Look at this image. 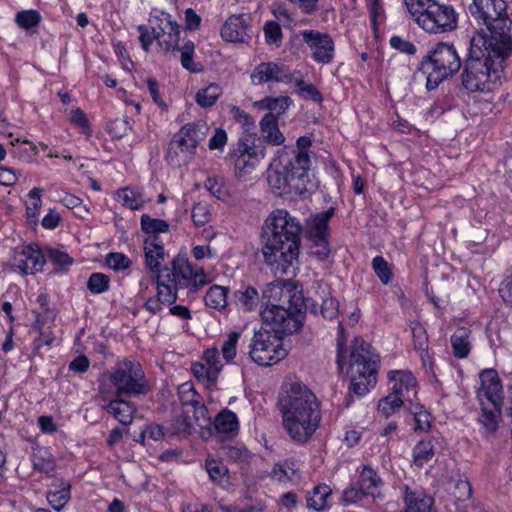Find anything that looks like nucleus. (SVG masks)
Listing matches in <instances>:
<instances>
[{"instance_id": "52", "label": "nucleus", "mask_w": 512, "mask_h": 512, "mask_svg": "<svg viewBox=\"0 0 512 512\" xmlns=\"http://www.w3.org/2000/svg\"><path fill=\"white\" fill-rule=\"evenodd\" d=\"M184 412L187 415H191V421L194 420L199 427H206L211 423V419L208 416V409L201 401H199L197 405L189 407L188 410H184Z\"/></svg>"}, {"instance_id": "34", "label": "nucleus", "mask_w": 512, "mask_h": 512, "mask_svg": "<svg viewBox=\"0 0 512 512\" xmlns=\"http://www.w3.org/2000/svg\"><path fill=\"white\" fill-rule=\"evenodd\" d=\"M292 104V100L289 96H278V97H264L263 99L255 102V106L262 110H268V113H273L278 118L284 114L288 107Z\"/></svg>"}, {"instance_id": "5", "label": "nucleus", "mask_w": 512, "mask_h": 512, "mask_svg": "<svg viewBox=\"0 0 512 512\" xmlns=\"http://www.w3.org/2000/svg\"><path fill=\"white\" fill-rule=\"evenodd\" d=\"M106 383L114 388L113 395L118 396L146 395L150 390L141 364L130 359L118 361L111 371L102 375V393L108 392L105 390Z\"/></svg>"}, {"instance_id": "53", "label": "nucleus", "mask_w": 512, "mask_h": 512, "mask_svg": "<svg viewBox=\"0 0 512 512\" xmlns=\"http://www.w3.org/2000/svg\"><path fill=\"white\" fill-rule=\"evenodd\" d=\"M194 43L192 41H187L184 43V45L180 48L181 52V64L182 66L192 72L197 73L201 71V67L193 62V53H194Z\"/></svg>"}, {"instance_id": "8", "label": "nucleus", "mask_w": 512, "mask_h": 512, "mask_svg": "<svg viewBox=\"0 0 512 512\" xmlns=\"http://www.w3.org/2000/svg\"><path fill=\"white\" fill-rule=\"evenodd\" d=\"M506 8L504 0H472L469 5L471 16L478 24L486 26L490 32L487 40L492 41L494 45L506 41V38H512Z\"/></svg>"}, {"instance_id": "35", "label": "nucleus", "mask_w": 512, "mask_h": 512, "mask_svg": "<svg viewBox=\"0 0 512 512\" xmlns=\"http://www.w3.org/2000/svg\"><path fill=\"white\" fill-rule=\"evenodd\" d=\"M451 495L459 512H466L467 501L472 496V487L469 481L462 478L455 480Z\"/></svg>"}, {"instance_id": "30", "label": "nucleus", "mask_w": 512, "mask_h": 512, "mask_svg": "<svg viewBox=\"0 0 512 512\" xmlns=\"http://www.w3.org/2000/svg\"><path fill=\"white\" fill-rule=\"evenodd\" d=\"M259 293L253 286H243L232 293L231 301L240 309L250 312L259 304Z\"/></svg>"}, {"instance_id": "32", "label": "nucleus", "mask_w": 512, "mask_h": 512, "mask_svg": "<svg viewBox=\"0 0 512 512\" xmlns=\"http://www.w3.org/2000/svg\"><path fill=\"white\" fill-rule=\"evenodd\" d=\"M214 427L218 433L228 436H234L239 429V421L237 415L228 410H222L214 419Z\"/></svg>"}, {"instance_id": "42", "label": "nucleus", "mask_w": 512, "mask_h": 512, "mask_svg": "<svg viewBox=\"0 0 512 512\" xmlns=\"http://www.w3.org/2000/svg\"><path fill=\"white\" fill-rule=\"evenodd\" d=\"M222 93L223 90L220 85L211 83L207 87L198 90L195 101L202 108H208L217 102Z\"/></svg>"}, {"instance_id": "41", "label": "nucleus", "mask_w": 512, "mask_h": 512, "mask_svg": "<svg viewBox=\"0 0 512 512\" xmlns=\"http://www.w3.org/2000/svg\"><path fill=\"white\" fill-rule=\"evenodd\" d=\"M331 493V488L325 484L314 487L312 493L307 497V507L315 511L323 510L328 506V498Z\"/></svg>"}, {"instance_id": "45", "label": "nucleus", "mask_w": 512, "mask_h": 512, "mask_svg": "<svg viewBox=\"0 0 512 512\" xmlns=\"http://www.w3.org/2000/svg\"><path fill=\"white\" fill-rule=\"evenodd\" d=\"M70 499V484L61 482L60 489L57 491H50L47 493V500L51 507L60 511Z\"/></svg>"}, {"instance_id": "33", "label": "nucleus", "mask_w": 512, "mask_h": 512, "mask_svg": "<svg viewBox=\"0 0 512 512\" xmlns=\"http://www.w3.org/2000/svg\"><path fill=\"white\" fill-rule=\"evenodd\" d=\"M470 333L469 329L459 327L452 334L450 342L455 357L462 359L468 356L471 349L469 341Z\"/></svg>"}, {"instance_id": "60", "label": "nucleus", "mask_w": 512, "mask_h": 512, "mask_svg": "<svg viewBox=\"0 0 512 512\" xmlns=\"http://www.w3.org/2000/svg\"><path fill=\"white\" fill-rule=\"evenodd\" d=\"M369 496L359 483H351L342 493V500L347 504H356Z\"/></svg>"}, {"instance_id": "27", "label": "nucleus", "mask_w": 512, "mask_h": 512, "mask_svg": "<svg viewBox=\"0 0 512 512\" xmlns=\"http://www.w3.org/2000/svg\"><path fill=\"white\" fill-rule=\"evenodd\" d=\"M5 135L6 142H2V160L5 158L6 149L5 145H9L10 148L8 151L15 157L20 159H26L31 157L32 155L37 154V150L34 144L27 140L20 141L19 138L13 136L12 133H5L2 129V136Z\"/></svg>"}, {"instance_id": "17", "label": "nucleus", "mask_w": 512, "mask_h": 512, "mask_svg": "<svg viewBox=\"0 0 512 512\" xmlns=\"http://www.w3.org/2000/svg\"><path fill=\"white\" fill-rule=\"evenodd\" d=\"M154 38L164 51L178 48L180 30L178 24L172 20L168 13L160 12L150 19Z\"/></svg>"}, {"instance_id": "55", "label": "nucleus", "mask_w": 512, "mask_h": 512, "mask_svg": "<svg viewBox=\"0 0 512 512\" xmlns=\"http://www.w3.org/2000/svg\"><path fill=\"white\" fill-rule=\"evenodd\" d=\"M109 277L103 273H92L87 281V288L93 294H101L109 289Z\"/></svg>"}, {"instance_id": "1", "label": "nucleus", "mask_w": 512, "mask_h": 512, "mask_svg": "<svg viewBox=\"0 0 512 512\" xmlns=\"http://www.w3.org/2000/svg\"><path fill=\"white\" fill-rule=\"evenodd\" d=\"M512 54V38L496 45L477 33L470 40L468 55L461 74L462 86L468 92L487 93L502 83L504 62Z\"/></svg>"}, {"instance_id": "46", "label": "nucleus", "mask_w": 512, "mask_h": 512, "mask_svg": "<svg viewBox=\"0 0 512 512\" xmlns=\"http://www.w3.org/2000/svg\"><path fill=\"white\" fill-rule=\"evenodd\" d=\"M372 269L380 282L384 285L389 284L393 278V270L391 264H389L382 256H376L372 259Z\"/></svg>"}, {"instance_id": "48", "label": "nucleus", "mask_w": 512, "mask_h": 512, "mask_svg": "<svg viewBox=\"0 0 512 512\" xmlns=\"http://www.w3.org/2000/svg\"><path fill=\"white\" fill-rule=\"evenodd\" d=\"M178 395L183 411L188 410L189 407L197 405V403L201 401L200 395L196 392L194 386L188 382L178 388Z\"/></svg>"}, {"instance_id": "20", "label": "nucleus", "mask_w": 512, "mask_h": 512, "mask_svg": "<svg viewBox=\"0 0 512 512\" xmlns=\"http://www.w3.org/2000/svg\"><path fill=\"white\" fill-rule=\"evenodd\" d=\"M251 80L254 85H262L272 81L291 83L293 74L288 73L284 65L275 62H262L252 71Z\"/></svg>"}, {"instance_id": "58", "label": "nucleus", "mask_w": 512, "mask_h": 512, "mask_svg": "<svg viewBox=\"0 0 512 512\" xmlns=\"http://www.w3.org/2000/svg\"><path fill=\"white\" fill-rule=\"evenodd\" d=\"M263 31L267 44L275 45L276 47L280 46L282 42V29L277 22L268 21L265 23Z\"/></svg>"}, {"instance_id": "47", "label": "nucleus", "mask_w": 512, "mask_h": 512, "mask_svg": "<svg viewBox=\"0 0 512 512\" xmlns=\"http://www.w3.org/2000/svg\"><path fill=\"white\" fill-rule=\"evenodd\" d=\"M191 371L198 381L205 383L208 386L214 385L218 378L216 369L210 368L204 363H193L191 366Z\"/></svg>"}, {"instance_id": "2", "label": "nucleus", "mask_w": 512, "mask_h": 512, "mask_svg": "<svg viewBox=\"0 0 512 512\" xmlns=\"http://www.w3.org/2000/svg\"><path fill=\"white\" fill-rule=\"evenodd\" d=\"M302 226L287 210L276 209L266 218L261 233L262 255L275 272L285 273L297 260Z\"/></svg>"}, {"instance_id": "38", "label": "nucleus", "mask_w": 512, "mask_h": 512, "mask_svg": "<svg viewBox=\"0 0 512 512\" xmlns=\"http://www.w3.org/2000/svg\"><path fill=\"white\" fill-rule=\"evenodd\" d=\"M312 145V141L307 136H301L296 141V152L293 156L290 155V160L298 167L306 170L310 169V155L309 148Z\"/></svg>"}, {"instance_id": "9", "label": "nucleus", "mask_w": 512, "mask_h": 512, "mask_svg": "<svg viewBox=\"0 0 512 512\" xmlns=\"http://www.w3.org/2000/svg\"><path fill=\"white\" fill-rule=\"evenodd\" d=\"M421 65L427 74V89L434 90L459 71L461 60L453 44L441 42L423 58Z\"/></svg>"}, {"instance_id": "25", "label": "nucleus", "mask_w": 512, "mask_h": 512, "mask_svg": "<svg viewBox=\"0 0 512 512\" xmlns=\"http://www.w3.org/2000/svg\"><path fill=\"white\" fill-rule=\"evenodd\" d=\"M156 297H146L144 307L152 314H157L162 310L163 304H173L178 299L174 289L169 288L158 278H156Z\"/></svg>"}, {"instance_id": "28", "label": "nucleus", "mask_w": 512, "mask_h": 512, "mask_svg": "<svg viewBox=\"0 0 512 512\" xmlns=\"http://www.w3.org/2000/svg\"><path fill=\"white\" fill-rule=\"evenodd\" d=\"M359 472L358 483L364 491L371 497L376 498L381 496V488L383 487V480L378 475L377 471L370 465H363Z\"/></svg>"}, {"instance_id": "24", "label": "nucleus", "mask_w": 512, "mask_h": 512, "mask_svg": "<svg viewBox=\"0 0 512 512\" xmlns=\"http://www.w3.org/2000/svg\"><path fill=\"white\" fill-rule=\"evenodd\" d=\"M335 209L333 207L326 211H322L311 216L308 222V236L315 244L327 242L329 235L328 223L334 216Z\"/></svg>"}, {"instance_id": "54", "label": "nucleus", "mask_w": 512, "mask_h": 512, "mask_svg": "<svg viewBox=\"0 0 512 512\" xmlns=\"http://www.w3.org/2000/svg\"><path fill=\"white\" fill-rule=\"evenodd\" d=\"M222 455L227 460L238 463H248L250 458L249 451L242 445L225 446L222 448Z\"/></svg>"}, {"instance_id": "31", "label": "nucleus", "mask_w": 512, "mask_h": 512, "mask_svg": "<svg viewBox=\"0 0 512 512\" xmlns=\"http://www.w3.org/2000/svg\"><path fill=\"white\" fill-rule=\"evenodd\" d=\"M263 138L273 145H281L285 141L284 135L278 128V117L273 113H266L260 121Z\"/></svg>"}, {"instance_id": "64", "label": "nucleus", "mask_w": 512, "mask_h": 512, "mask_svg": "<svg viewBox=\"0 0 512 512\" xmlns=\"http://www.w3.org/2000/svg\"><path fill=\"white\" fill-rule=\"evenodd\" d=\"M40 15L35 10H25L17 13L16 22L23 29H30L38 25Z\"/></svg>"}, {"instance_id": "29", "label": "nucleus", "mask_w": 512, "mask_h": 512, "mask_svg": "<svg viewBox=\"0 0 512 512\" xmlns=\"http://www.w3.org/2000/svg\"><path fill=\"white\" fill-rule=\"evenodd\" d=\"M411 331L414 348L419 353L423 366L432 369L433 363L428 351V335L425 328L419 322H412Z\"/></svg>"}, {"instance_id": "15", "label": "nucleus", "mask_w": 512, "mask_h": 512, "mask_svg": "<svg viewBox=\"0 0 512 512\" xmlns=\"http://www.w3.org/2000/svg\"><path fill=\"white\" fill-rule=\"evenodd\" d=\"M309 57L317 64L328 65L334 61L336 48L332 36L315 29L299 31Z\"/></svg>"}, {"instance_id": "6", "label": "nucleus", "mask_w": 512, "mask_h": 512, "mask_svg": "<svg viewBox=\"0 0 512 512\" xmlns=\"http://www.w3.org/2000/svg\"><path fill=\"white\" fill-rule=\"evenodd\" d=\"M378 356L371 351L370 344L355 338L350 353V390L362 397L376 384Z\"/></svg>"}, {"instance_id": "19", "label": "nucleus", "mask_w": 512, "mask_h": 512, "mask_svg": "<svg viewBox=\"0 0 512 512\" xmlns=\"http://www.w3.org/2000/svg\"><path fill=\"white\" fill-rule=\"evenodd\" d=\"M481 386L477 397L481 405H502V385L497 372L493 369L480 373Z\"/></svg>"}, {"instance_id": "7", "label": "nucleus", "mask_w": 512, "mask_h": 512, "mask_svg": "<svg viewBox=\"0 0 512 512\" xmlns=\"http://www.w3.org/2000/svg\"><path fill=\"white\" fill-rule=\"evenodd\" d=\"M267 182L279 195L303 194L308 189V172L290 160L287 152L279 151L267 170Z\"/></svg>"}, {"instance_id": "57", "label": "nucleus", "mask_w": 512, "mask_h": 512, "mask_svg": "<svg viewBox=\"0 0 512 512\" xmlns=\"http://www.w3.org/2000/svg\"><path fill=\"white\" fill-rule=\"evenodd\" d=\"M43 189L41 188H33L30 190L28 197L29 202L26 206V214L29 219H36L39 215V211L42 205L41 194Z\"/></svg>"}, {"instance_id": "43", "label": "nucleus", "mask_w": 512, "mask_h": 512, "mask_svg": "<svg viewBox=\"0 0 512 512\" xmlns=\"http://www.w3.org/2000/svg\"><path fill=\"white\" fill-rule=\"evenodd\" d=\"M116 200L122 206L131 210H139L144 204L142 195L128 187L119 189L116 192Z\"/></svg>"}, {"instance_id": "16", "label": "nucleus", "mask_w": 512, "mask_h": 512, "mask_svg": "<svg viewBox=\"0 0 512 512\" xmlns=\"http://www.w3.org/2000/svg\"><path fill=\"white\" fill-rule=\"evenodd\" d=\"M7 264L22 274H35L45 263L43 252L37 245H17L9 247Z\"/></svg>"}, {"instance_id": "23", "label": "nucleus", "mask_w": 512, "mask_h": 512, "mask_svg": "<svg viewBox=\"0 0 512 512\" xmlns=\"http://www.w3.org/2000/svg\"><path fill=\"white\" fill-rule=\"evenodd\" d=\"M113 396L112 399L102 406L103 410L112 415L122 425L129 426L132 424L137 410L135 404L125 400L124 396Z\"/></svg>"}, {"instance_id": "63", "label": "nucleus", "mask_w": 512, "mask_h": 512, "mask_svg": "<svg viewBox=\"0 0 512 512\" xmlns=\"http://www.w3.org/2000/svg\"><path fill=\"white\" fill-rule=\"evenodd\" d=\"M166 435H170L168 428L164 429L158 424H149L141 431L140 441L141 443H144L146 437L154 441H162L165 439Z\"/></svg>"}, {"instance_id": "14", "label": "nucleus", "mask_w": 512, "mask_h": 512, "mask_svg": "<svg viewBox=\"0 0 512 512\" xmlns=\"http://www.w3.org/2000/svg\"><path fill=\"white\" fill-rule=\"evenodd\" d=\"M264 156V148L256 145L255 139H241L232 154L235 176L242 181L248 180Z\"/></svg>"}, {"instance_id": "56", "label": "nucleus", "mask_w": 512, "mask_h": 512, "mask_svg": "<svg viewBox=\"0 0 512 512\" xmlns=\"http://www.w3.org/2000/svg\"><path fill=\"white\" fill-rule=\"evenodd\" d=\"M295 470L292 468L291 463L285 461L283 463H276L270 473L273 480L279 483H286L291 480Z\"/></svg>"}, {"instance_id": "21", "label": "nucleus", "mask_w": 512, "mask_h": 512, "mask_svg": "<svg viewBox=\"0 0 512 512\" xmlns=\"http://www.w3.org/2000/svg\"><path fill=\"white\" fill-rule=\"evenodd\" d=\"M388 379L392 394L401 396L405 401H412L416 395V379L410 371H390Z\"/></svg>"}, {"instance_id": "37", "label": "nucleus", "mask_w": 512, "mask_h": 512, "mask_svg": "<svg viewBox=\"0 0 512 512\" xmlns=\"http://www.w3.org/2000/svg\"><path fill=\"white\" fill-rule=\"evenodd\" d=\"M227 293L226 287L212 285L204 296L205 305L217 311L224 310L228 305Z\"/></svg>"}, {"instance_id": "13", "label": "nucleus", "mask_w": 512, "mask_h": 512, "mask_svg": "<svg viewBox=\"0 0 512 512\" xmlns=\"http://www.w3.org/2000/svg\"><path fill=\"white\" fill-rule=\"evenodd\" d=\"M414 21L427 33L441 34L451 32L457 28L458 14L453 6L441 4L435 0Z\"/></svg>"}, {"instance_id": "26", "label": "nucleus", "mask_w": 512, "mask_h": 512, "mask_svg": "<svg viewBox=\"0 0 512 512\" xmlns=\"http://www.w3.org/2000/svg\"><path fill=\"white\" fill-rule=\"evenodd\" d=\"M403 499L405 509L403 512H430L433 499L422 490H412L404 487Z\"/></svg>"}, {"instance_id": "44", "label": "nucleus", "mask_w": 512, "mask_h": 512, "mask_svg": "<svg viewBox=\"0 0 512 512\" xmlns=\"http://www.w3.org/2000/svg\"><path fill=\"white\" fill-rule=\"evenodd\" d=\"M141 229L147 235L159 236L160 233H167L169 231V223L162 219H155L150 217L148 214L141 216Z\"/></svg>"}, {"instance_id": "10", "label": "nucleus", "mask_w": 512, "mask_h": 512, "mask_svg": "<svg viewBox=\"0 0 512 512\" xmlns=\"http://www.w3.org/2000/svg\"><path fill=\"white\" fill-rule=\"evenodd\" d=\"M209 128L204 122L184 125L171 139L166 160L172 166L187 165L194 157L198 145L205 139Z\"/></svg>"}, {"instance_id": "4", "label": "nucleus", "mask_w": 512, "mask_h": 512, "mask_svg": "<svg viewBox=\"0 0 512 512\" xmlns=\"http://www.w3.org/2000/svg\"><path fill=\"white\" fill-rule=\"evenodd\" d=\"M283 427L298 443L307 442L321 421L320 403L303 383L294 382L282 394L280 401Z\"/></svg>"}, {"instance_id": "18", "label": "nucleus", "mask_w": 512, "mask_h": 512, "mask_svg": "<svg viewBox=\"0 0 512 512\" xmlns=\"http://www.w3.org/2000/svg\"><path fill=\"white\" fill-rule=\"evenodd\" d=\"M251 18L247 14L231 15L220 30L221 38L231 43H247L251 39Z\"/></svg>"}, {"instance_id": "40", "label": "nucleus", "mask_w": 512, "mask_h": 512, "mask_svg": "<svg viewBox=\"0 0 512 512\" xmlns=\"http://www.w3.org/2000/svg\"><path fill=\"white\" fill-rule=\"evenodd\" d=\"M435 456V447L432 440H422L413 448V463L418 468L428 464Z\"/></svg>"}, {"instance_id": "22", "label": "nucleus", "mask_w": 512, "mask_h": 512, "mask_svg": "<svg viewBox=\"0 0 512 512\" xmlns=\"http://www.w3.org/2000/svg\"><path fill=\"white\" fill-rule=\"evenodd\" d=\"M145 253V264L147 268L153 273L158 275L162 272L161 264L165 260L164 244L160 236L146 237L143 242Z\"/></svg>"}, {"instance_id": "51", "label": "nucleus", "mask_w": 512, "mask_h": 512, "mask_svg": "<svg viewBox=\"0 0 512 512\" xmlns=\"http://www.w3.org/2000/svg\"><path fill=\"white\" fill-rule=\"evenodd\" d=\"M205 466L206 471L213 482L217 484L227 482L228 469L225 465L211 459L206 461Z\"/></svg>"}, {"instance_id": "50", "label": "nucleus", "mask_w": 512, "mask_h": 512, "mask_svg": "<svg viewBox=\"0 0 512 512\" xmlns=\"http://www.w3.org/2000/svg\"><path fill=\"white\" fill-rule=\"evenodd\" d=\"M241 333L232 331L227 335V338L222 344L221 353L226 362H232L237 354V344L240 339Z\"/></svg>"}, {"instance_id": "36", "label": "nucleus", "mask_w": 512, "mask_h": 512, "mask_svg": "<svg viewBox=\"0 0 512 512\" xmlns=\"http://www.w3.org/2000/svg\"><path fill=\"white\" fill-rule=\"evenodd\" d=\"M482 413L479 417L484 432L492 434L498 429L499 418L501 415V406L498 405H481Z\"/></svg>"}, {"instance_id": "49", "label": "nucleus", "mask_w": 512, "mask_h": 512, "mask_svg": "<svg viewBox=\"0 0 512 512\" xmlns=\"http://www.w3.org/2000/svg\"><path fill=\"white\" fill-rule=\"evenodd\" d=\"M404 402L405 400H403L401 396H397L390 392L389 395L379 401L378 411L387 418L399 410L403 406Z\"/></svg>"}, {"instance_id": "12", "label": "nucleus", "mask_w": 512, "mask_h": 512, "mask_svg": "<svg viewBox=\"0 0 512 512\" xmlns=\"http://www.w3.org/2000/svg\"><path fill=\"white\" fill-rule=\"evenodd\" d=\"M281 338L267 329L255 332L249 346V357L260 366H271L278 363L287 355Z\"/></svg>"}, {"instance_id": "11", "label": "nucleus", "mask_w": 512, "mask_h": 512, "mask_svg": "<svg viewBox=\"0 0 512 512\" xmlns=\"http://www.w3.org/2000/svg\"><path fill=\"white\" fill-rule=\"evenodd\" d=\"M156 278L174 289L177 295L179 289L192 287L197 290L207 283V276L203 269H194L188 259L181 255L171 261L170 267H163Z\"/></svg>"}, {"instance_id": "61", "label": "nucleus", "mask_w": 512, "mask_h": 512, "mask_svg": "<svg viewBox=\"0 0 512 512\" xmlns=\"http://www.w3.org/2000/svg\"><path fill=\"white\" fill-rule=\"evenodd\" d=\"M292 82L295 83L296 87L298 88V93L304 98H309L316 102H320L322 100L320 92L313 84L306 83L304 80L294 77Z\"/></svg>"}, {"instance_id": "59", "label": "nucleus", "mask_w": 512, "mask_h": 512, "mask_svg": "<svg viewBox=\"0 0 512 512\" xmlns=\"http://www.w3.org/2000/svg\"><path fill=\"white\" fill-rule=\"evenodd\" d=\"M192 220L196 226H204L212 217L210 207L205 202H199L192 209Z\"/></svg>"}, {"instance_id": "3", "label": "nucleus", "mask_w": 512, "mask_h": 512, "mask_svg": "<svg viewBox=\"0 0 512 512\" xmlns=\"http://www.w3.org/2000/svg\"><path fill=\"white\" fill-rule=\"evenodd\" d=\"M262 297L267 305L261 310V319L274 334L282 337L302 327L304 297L293 284L281 281L268 283Z\"/></svg>"}, {"instance_id": "62", "label": "nucleus", "mask_w": 512, "mask_h": 512, "mask_svg": "<svg viewBox=\"0 0 512 512\" xmlns=\"http://www.w3.org/2000/svg\"><path fill=\"white\" fill-rule=\"evenodd\" d=\"M131 260L123 253L111 252L106 256V264L114 271L126 270L131 266Z\"/></svg>"}, {"instance_id": "39", "label": "nucleus", "mask_w": 512, "mask_h": 512, "mask_svg": "<svg viewBox=\"0 0 512 512\" xmlns=\"http://www.w3.org/2000/svg\"><path fill=\"white\" fill-rule=\"evenodd\" d=\"M34 470L50 475L55 469V461L51 453L45 448L34 449L31 455Z\"/></svg>"}]
</instances>
